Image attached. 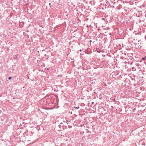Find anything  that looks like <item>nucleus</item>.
<instances>
[{"instance_id": "5", "label": "nucleus", "mask_w": 146, "mask_h": 146, "mask_svg": "<svg viewBox=\"0 0 146 146\" xmlns=\"http://www.w3.org/2000/svg\"><path fill=\"white\" fill-rule=\"evenodd\" d=\"M49 5H51V3H49Z\"/></svg>"}, {"instance_id": "2", "label": "nucleus", "mask_w": 146, "mask_h": 146, "mask_svg": "<svg viewBox=\"0 0 146 146\" xmlns=\"http://www.w3.org/2000/svg\"><path fill=\"white\" fill-rule=\"evenodd\" d=\"M12 78V77H9L8 79L9 80H10Z\"/></svg>"}, {"instance_id": "6", "label": "nucleus", "mask_w": 146, "mask_h": 146, "mask_svg": "<svg viewBox=\"0 0 146 146\" xmlns=\"http://www.w3.org/2000/svg\"><path fill=\"white\" fill-rule=\"evenodd\" d=\"M134 68H132V69H133H133H134Z\"/></svg>"}, {"instance_id": "3", "label": "nucleus", "mask_w": 146, "mask_h": 146, "mask_svg": "<svg viewBox=\"0 0 146 146\" xmlns=\"http://www.w3.org/2000/svg\"><path fill=\"white\" fill-rule=\"evenodd\" d=\"M75 108L77 109H78L79 108V106L76 107Z\"/></svg>"}, {"instance_id": "1", "label": "nucleus", "mask_w": 146, "mask_h": 146, "mask_svg": "<svg viewBox=\"0 0 146 146\" xmlns=\"http://www.w3.org/2000/svg\"><path fill=\"white\" fill-rule=\"evenodd\" d=\"M145 59H146V56L145 57H143L142 58V59L143 60H145Z\"/></svg>"}, {"instance_id": "7", "label": "nucleus", "mask_w": 146, "mask_h": 146, "mask_svg": "<svg viewBox=\"0 0 146 146\" xmlns=\"http://www.w3.org/2000/svg\"><path fill=\"white\" fill-rule=\"evenodd\" d=\"M93 103H94V102H92V104H93Z\"/></svg>"}, {"instance_id": "4", "label": "nucleus", "mask_w": 146, "mask_h": 146, "mask_svg": "<svg viewBox=\"0 0 146 146\" xmlns=\"http://www.w3.org/2000/svg\"><path fill=\"white\" fill-rule=\"evenodd\" d=\"M80 52L82 51V50H81V49H80Z\"/></svg>"}]
</instances>
